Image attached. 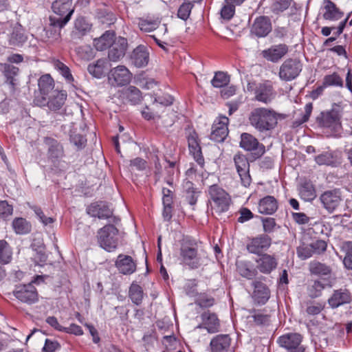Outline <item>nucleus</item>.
<instances>
[{"instance_id":"obj_1","label":"nucleus","mask_w":352,"mask_h":352,"mask_svg":"<svg viewBox=\"0 0 352 352\" xmlns=\"http://www.w3.org/2000/svg\"><path fill=\"white\" fill-rule=\"evenodd\" d=\"M51 8L59 17L50 16V24L46 29V35L52 41H56L60 38L61 28L70 20L74 12L72 0H54Z\"/></svg>"},{"instance_id":"obj_2","label":"nucleus","mask_w":352,"mask_h":352,"mask_svg":"<svg viewBox=\"0 0 352 352\" xmlns=\"http://www.w3.org/2000/svg\"><path fill=\"white\" fill-rule=\"evenodd\" d=\"M280 118L282 116L272 109L257 107L250 113L248 120L252 126L263 133L274 129Z\"/></svg>"},{"instance_id":"obj_3","label":"nucleus","mask_w":352,"mask_h":352,"mask_svg":"<svg viewBox=\"0 0 352 352\" xmlns=\"http://www.w3.org/2000/svg\"><path fill=\"white\" fill-rule=\"evenodd\" d=\"M181 263L190 269H197L201 265V256L199 254L198 243L194 239L184 238L179 249Z\"/></svg>"},{"instance_id":"obj_4","label":"nucleus","mask_w":352,"mask_h":352,"mask_svg":"<svg viewBox=\"0 0 352 352\" xmlns=\"http://www.w3.org/2000/svg\"><path fill=\"white\" fill-rule=\"evenodd\" d=\"M210 200L212 201V210L220 214L227 212L232 204L230 195L217 184H213L208 188Z\"/></svg>"},{"instance_id":"obj_5","label":"nucleus","mask_w":352,"mask_h":352,"mask_svg":"<svg viewBox=\"0 0 352 352\" xmlns=\"http://www.w3.org/2000/svg\"><path fill=\"white\" fill-rule=\"evenodd\" d=\"M247 90L253 92L254 100L267 104L275 98L276 93L272 84L269 80L263 82H248Z\"/></svg>"},{"instance_id":"obj_6","label":"nucleus","mask_w":352,"mask_h":352,"mask_svg":"<svg viewBox=\"0 0 352 352\" xmlns=\"http://www.w3.org/2000/svg\"><path fill=\"white\" fill-rule=\"evenodd\" d=\"M118 229L112 224H107L99 229L97 241L102 248L107 252L115 251L118 245Z\"/></svg>"},{"instance_id":"obj_7","label":"nucleus","mask_w":352,"mask_h":352,"mask_svg":"<svg viewBox=\"0 0 352 352\" xmlns=\"http://www.w3.org/2000/svg\"><path fill=\"white\" fill-rule=\"evenodd\" d=\"M239 146L246 151L251 152L250 155L251 162L259 159L265 153V146L249 133L241 134Z\"/></svg>"},{"instance_id":"obj_8","label":"nucleus","mask_w":352,"mask_h":352,"mask_svg":"<svg viewBox=\"0 0 352 352\" xmlns=\"http://www.w3.org/2000/svg\"><path fill=\"white\" fill-rule=\"evenodd\" d=\"M67 97L65 91L55 90L47 97L37 96L34 99V103L40 107L47 106L52 111L59 112L64 107Z\"/></svg>"},{"instance_id":"obj_9","label":"nucleus","mask_w":352,"mask_h":352,"mask_svg":"<svg viewBox=\"0 0 352 352\" xmlns=\"http://www.w3.org/2000/svg\"><path fill=\"white\" fill-rule=\"evenodd\" d=\"M302 70V63L297 58L286 59L280 66L278 76L283 81L296 79Z\"/></svg>"},{"instance_id":"obj_10","label":"nucleus","mask_w":352,"mask_h":352,"mask_svg":"<svg viewBox=\"0 0 352 352\" xmlns=\"http://www.w3.org/2000/svg\"><path fill=\"white\" fill-rule=\"evenodd\" d=\"M236 171L240 177L241 184L245 187H249L252 183V177L250 175V158L241 152L236 153L233 157Z\"/></svg>"},{"instance_id":"obj_11","label":"nucleus","mask_w":352,"mask_h":352,"mask_svg":"<svg viewBox=\"0 0 352 352\" xmlns=\"http://www.w3.org/2000/svg\"><path fill=\"white\" fill-rule=\"evenodd\" d=\"M13 294L19 301L28 305L38 301V293L32 283L16 286Z\"/></svg>"},{"instance_id":"obj_12","label":"nucleus","mask_w":352,"mask_h":352,"mask_svg":"<svg viewBox=\"0 0 352 352\" xmlns=\"http://www.w3.org/2000/svg\"><path fill=\"white\" fill-rule=\"evenodd\" d=\"M302 336L300 333H291L278 338V343L287 352H305V347L302 344Z\"/></svg>"},{"instance_id":"obj_13","label":"nucleus","mask_w":352,"mask_h":352,"mask_svg":"<svg viewBox=\"0 0 352 352\" xmlns=\"http://www.w3.org/2000/svg\"><path fill=\"white\" fill-rule=\"evenodd\" d=\"M131 78L132 74L124 65L111 69L108 74V81L114 87L124 86L131 82Z\"/></svg>"},{"instance_id":"obj_14","label":"nucleus","mask_w":352,"mask_h":352,"mask_svg":"<svg viewBox=\"0 0 352 352\" xmlns=\"http://www.w3.org/2000/svg\"><path fill=\"white\" fill-rule=\"evenodd\" d=\"M272 238L265 234H261L249 239L246 248L247 250L254 254L261 255L267 251L272 245Z\"/></svg>"},{"instance_id":"obj_15","label":"nucleus","mask_w":352,"mask_h":352,"mask_svg":"<svg viewBox=\"0 0 352 352\" xmlns=\"http://www.w3.org/2000/svg\"><path fill=\"white\" fill-rule=\"evenodd\" d=\"M87 212L89 215L98 219H107L112 218L113 223H117L118 219L113 217V211L109 208L108 204L102 201H98L91 204L87 208Z\"/></svg>"},{"instance_id":"obj_16","label":"nucleus","mask_w":352,"mask_h":352,"mask_svg":"<svg viewBox=\"0 0 352 352\" xmlns=\"http://www.w3.org/2000/svg\"><path fill=\"white\" fill-rule=\"evenodd\" d=\"M228 123L229 119L226 116H220L212 126L210 140L217 142H223L229 133Z\"/></svg>"},{"instance_id":"obj_17","label":"nucleus","mask_w":352,"mask_h":352,"mask_svg":"<svg viewBox=\"0 0 352 352\" xmlns=\"http://www.w3.org/2000/svg\"><path fill=\"white\" fill-rule=\"evenodd\" d=\"M320 200L323 207L329 212H333L339 206L342 201L341 192L336 188L326 190L320 196Z\"/></svg>"},{"instance_id":"obj_18","label":"nucleus","mask_w":352,"mask_h":352,"mask_svg":"<svg viewBox=\"0 0 352 352\" xmlns=\"http://www.w3.org/2000/svg\"><path fill=\"white\" fill-rule=\"evenodd\" d=\"M352 302V294L346 288H340L333 291L327 300V303L331 309L350 304Z\"/></svg>"},{"instance_id":"obj_19","label":"nucleus","mask_w":352,"mask_h":352,"mask_svg":"<svg viewBox=\"0 0 352 352\" xmlns=\"http://www.w3.org/2000/svg\"><path fill=\"white\" fill-rule=\"evenodd\" d=\"M272 25L270 17L259 16L256 17L250 28V33L258 38L267 36L272 31Z\"/></svg>"},{"instance_id":"obj_20","label":"nucleus","mask_w":352,"mask_h":352,"mask_svg":"<svg viewBox=\"0 0 352 352\" xmlns=\"http://www.w3.org/2000/svg\"><path fill=\"white\" fill-rule=\"evenodd\" d=\"M309 271L311 275L320 277L324 281L330 282L333 276V268L331 265L318 261H312L309 264Z\"/></svg>"},{"instance_id":"obj_21","label":"nucleus","mask_w":352,"mask_h":352,"mask_svg":"<svg viewBox=\"0 0 352 352\" xmlns=\"http://www.w3.org/2000/svg\"><path fill=\"white\" fill-rule=\"evenodd\" d=\"M289 52V47L285 43L274 45L262 51V56L268 61L277 63Z\"/></svg>"},{"instance_id":"obj_22","label":"nucleus","mask_w":352,"mask_h":352,"mask_svg":"<svg viewBox=\"0 0 352 352\" xmlns=\"http://www.w3.org/2000/svg\"><path fill=\"white\" fill-rule=\"evenodd\" d=\"M115 266L120 273L129 275L136 270V263L131 256L120 254L115 262Z\"/></svg>"},{"instance_id":"obj_23","label":"nucleus","mask_w":352,"mask_h":352,"mask_svg":"<svg viewBox=\"0 0 352 352\" xmlns=\"http://www.w3.org/2000/svg\"><path fill=\"white\" fill-rule=\"evenodd\" d=\"M254 291L252 295L256 304L264 305L270 298V290L268 287L262 282L254 281L252 283Z\"/></svg>"},{"instance_id":"obj_24","label":"nucleus","mask_w":352,"mask_h":352,"mask_svg":"<svg viewBox=\"0 0 352 352\" xmlns=\"http://www.w3.org/2000/svg\"><path fill=\"white\" fill-rule=\"evenodd\" d=\"M127 40L123 37H119L111 45L109 51L108 57L111 61L116 62L124 57L127 50Z\"/></svg>"},{"instance_id":"obj_25","label":"nucleus","mask_w":352,"mask_h":352,"mask_svg":"<svg viewBox=\"0 0 352 352\" xmlns=\"http://www.w3.org/2000/svg\"><path fill=\"white\" fill-rule=\"evenodd\" d=\"M256 260L257 268L263 274H270L275 270L278 265V261L274 255L263 254Z\"/></svg>"},{"instance_id":"obj_26","label":"nucleus","mask_w":352,"mask_h":352,"mask_svg":"<svg viewBox=\"0 0 352 352\" xmlns=\"http://www.w3.org/2000/svg\"><path fill=\"white\" fill-rule=\"evenodd\" d=\"M230 344L231 338L229 335H217L210 341V352H228L230 349Z\"/></svg>"},{"instance_id":"obj_27","label":"nucleus","mask_w":352,"mask_h":352,"mask_svg":"<svg viewBox=\"0 0 352 352\" xmlns=\"http://www.w3.org/2000/svg\"><path fill=\"white\" fill-rule=\"evenodd\" d=\"M323 10L322 16L325 20L338 21L344 16V12L331 0L323 1Z\"/></svg>"},{"instance_id":"obj_28","label":"nucleus","mask_w":352,"mask_h":352,"mask_svg":"<svg viewBox=\"0 0 352 352\" xmlns=\"http://www.w3.org/2000/svg\"><path fill=\"white\" fill-rule=\"evenodd\" d=\"M318 165L337 166L341 163L340 156L334 151H326L315 157Z\"/></svg>"},{"instance_id":"obj_29","label":"nucleus","mask_w":352,"mask_h":352,"mask_svg":"<svg viewBox=\"0 0 352 352\" xmlns=\"http://www.w3.org/2000/svg\"><path fill=\"white\" fill-rule=\"evenodd\" d=\"M131 59L133 64H134L137 67L146 66L149 60V55L146 47L144 45L138 46L133 51Z\"/></svg>"},{"instance_id":"obj_30","label":"nucleus","mask_w":352,"mask_h":352,"mask_svg":"<svg viewBox=\"0 0 352 352\" xmlns=\"http://www.w3.org/2000/svg\"><path fill=\"white\" fill-rule=\"evenodd\" d=\"M203 325L210 333H214L219 330L220 323L217 315L209 311L204 312L201 316Z\"/></svg>"},{"instance_id":"obj_31","label":"nucleus","mask_w":352,"mask_h":352,"mask_svg":"<svg viewBox=\"0 0 352 352\" xmlns=\"http://www.w3.org/2000/svg\"><path fill=\"white\" fill-rule=\"evenodd\" d=\"M45 142L48 146L47 153L52 160L62 159L65 156V151L63 145L56 140L47 138Z\"/></svg>"},{"instance_id":"obj_32","label":"nucleus","mask_w":352,"mask_h":352,"mask_svg":"<svg viewBox=\"0 0 352 352\" xmlns=\"http://www.w3.org/2000/svg\"><path fill=\"white\" fill-rule=\"evenodd\" d=\"M278 209L277 200L273 196L267 195L260 199L258 206V212L264 214H272Z\"/></svg>"},{"instance_id":"obj_33","label":"nucleus","mask_w":352,"mask_h":352,"mask_svg":"<svg viewBox=\"0 0 352 352\" xmlns=\"http://www.w3.org/2000/svg\"><path fill=\"white\" fill-rule=\"evenodd\" d=\"M115 34L113 31H106L100 37L94 40L97 50L103 51L110 47L115 42Z\"/></svg>"},{"instance_id":"obj_34","label":"nucleus","mask_w":352,"mask_h":352,"mask_svg":"<svg viewBox=\"0 0 352 352\" xmlns=\"http://www.w3.org/2000/svg\"><path fill=\"white\" fill-rule=\"evenodd\" d=\"M249 318H252L254 323L257 326H267L270 323L271 315L265 309H252L249 311Z\"/></svg>"},{"instance_id":"obj_35","label":"nucleus","mask_w":352,"mask_h":352,"mask_svg":"<svg viewBox=\"0 0 352 352\" xmlns=\"http://www.w3.org/2000/svg\"><path fill=\"white\" fill-rule=\"evenodd\" d=\"M28 40L25 30L21 25L15 26L9 38V44L14 47H21Z\"/></svg>"},{"instance_id":"obj_36","label":"nucleus","mask_w":352,"mask_h":352,"mask_svg":"<svg viewBox=\"0 0 352 352\" xmlns=\"http://www.w3.org/2000/svg\"><path fill=\"white\" fill-rule=\"evenodd\" d=\"M38 85L41 96L47 97L56 90L54 89V81L50 74H45L40 77Z\"/></svg>"},{"instance_id":"obj_37","label":"nucleus","mask_w":352,"mask_h":352,"mask_svg":"<svg viewBox=\"0 0 352 352\" xmlns=\"http://www.w3.org/2000/svg\"><path fill=\"white\" fill-rule=\"evenodd\" d=\"M122 98L131 104H137L142 100L141 91L134 86H129L122 91Z\"/></svg>"},{"instance_id":"obj_38","label":"nucleus","mask_w":352,"mask_h":352,"mask_svg":"<svg viewBox=\"0 0 352 352\" xmlns=\"http://www.w3.org/2000/svg\"><path fill=\"white\" fill-rule=\"evenodd\" d=\"M12 227L16 234L23 235L30 233L32 230V225L25 218L16 217L12 222Z\"/></svg>"},{"instance_id":"obj_39","label":"nucleus","mask_w":352,"mask_h":352,"mask_svg":"<svg viewBox=\"0 0 352 352\" xmlns=\"http://www.w3.org/2000/svg\"><path fill=\"white\" fill-rule=\"evenodd\" d=\"M323 280H315L312 284L307 287V293L310 298H316L322 295V291L327 285L331 286V284H327Z\"/></svg>"},{"instance_id":"obj_40","label":"nucleus","mask_w":352,"mask_h":352,"mask_svg":"<svg viewBox=\"0 0 352 352\" xmlns=\"http://www.w3.org/2000/svg\"><path fill=\"white\" fill-rule=\"evenodd\" d=\"M318 123L323 127H331L339 121L338 113L334 111L322 113L318 118Z\"/></svg>"},{"instance_id":"obj_41","label":"nucleus","mask_w":352,"mask_h":352,"mask_svg":"<svg viewBox=\"0 0 352 352\" xmlns=\"http://www.w3.org/2000/svg\"><path fill=\"white\" fill-rule=\"evenodd\" d=\"M129 296L134 304L140 305L144 296L142 287L135 283H133L129 287Z\"/></svg>"},{"instance_id":"obj_42","label":"nucleus","mask_w":352,"mask_h":352,"mask_svg":"<svg viewBox=\"0 0 352 352\" xmlns=\"http://www.w3.org/2000/svg\"><path fill=\"white\" fill-rule=\"evenodd\" d=\"M12 251L6 240H0V263L8 264L12 260Z\"/></svg>"},{"instance_id":"obj_43","label":"nucleus","mask_w":352,"mask_h":352,"mask_svg":"<svg viewBox=\"0 0 352 352\" xmlns=\"http://www.w3.org/2000/svg\"><path fill=\"white\" fill-rule=\"evenodd\" d=\"M54 68L61 74L66 81L69 83H73L74 81V77L71 73L70 69L59 60H54L53 61Z\"/></svg>"},{"instance_id":"obj_44","label":"nucleus","mask_w":352,"mask_h":352,"mask_svg":"<svg viewBox=\"0 0 352 352\" xmlns=\"http://www.w3.org/2000/svg\"><path fill=\"white\" fill-rule=\"evenodd\" d=\"M299 191L300 197L305 201H312L316 197L315 188L310 182L302 184Z\"/></svg>"},{"instance_id":"obj_45","label":"nucleus","mask_w":352,"mask_h":352,"mask_svg":"<svg viewBox=\"0 0 352 352\" xmlns=\"http://www.w3.org/2000/svg\"><path fill=\"white\" fill-rule=\"evenodd\" d=\"M160 21L158 19H139L138 26L141 30L144 32H151L159 27Z\"/></svg>"},{"instance_id":"obj_46","label":"nucleus","mask_w":352,"mask_h":352,"mask_svg":"<svg viewBox=\"0 0 352 352\" xmlns=\"http://www.w3.org/2000/svg\"><path fill=\"white\" fill-rule=\"evenodd\" d=\"M230 76L226 73L217 72H215L211 83L214 87L221 88L226 86L230 82Z\"/></svg>"},{"instance_id":"obj_47","label":"nucleus","mask_w":352,"mask_h":352,"mask_svg":"<svg viewBox=\"0 0 352 352\" xmlns=\"http://www.w3.org/2000/svg\"><path fill=\"white\" fill-rule=\"evenodd\" d=\"M106 61L103 59L98 60L96 63L89 64L87 70L94 76L100 78L104 73Z\"/></svg>"},{"instance_id":"obj_48","label":"nucleus","mask_w":352,"mask_h":352,"mask_svg":"<svg viewBox=\"0 0 352 352\" xmlns=\"http://www.w3.org/2000/svg\"><path fill=\"white\" fill-rule=\"evenodd\" d=\"M325 304L319 301H309L306 304L305 311L309 316H316L320 314L324 309Z\"/></svg>"},{"instance_id":"obj_49","label":"nucleus","mask_w":352,"mask_h":352,"mask_svg":"<svg viewBox=\"0 0 352 352\" xmlns=\"http://www.w3.org/2000/svg\"><path fill=\"white\" fill-rule=\"evenodd\" d=\"M292 2L293 0H274L270 6L271 11L278 14L288 9Z\"/></svg>"},{"instance_id":"obj_50","label":"nucleus","mask_w":352,"mask_h":352,"mask_svg":"<svg viewBox=\"0 0 352 352\" xmlns=\"http://www.w3.org/2000/svg\"><path fill=\"white\" fill-rule=\"evenodd\" d=\"M19 69L17 67L12 65L5 64L3 67V74L6 77V82L9 83L12 87H14V77L17 75Z\"/></svg>"},{"instance_id":"obj_51","label":"nucleus","mask_w":352,"mask_h":352,"mask_svg":"<svg viewBox=\"0 0 352 352\" xmlns=\"http://www.w3.org/2000/svg\"><path fill=\"white\" fill-rule=\"evenodd\" d=\"M342 250L345 252L343 259L344 265L348 270H352V241L344 242Z\"/></svg>"},{"instance_id":"obj_52","label":"nucleus","mask_w":352,"mask_h":352,"mask_svg":"<svg viewBox=\"0 0 352 352\" xmlns=\"http://www.w3.org/2000/svg\"><path fill=\"white\" fill-rule=\"evenodd\" d=\"M261 221L262 222L264 234H265L274 232L275 230L280 228L275 219L272 217H261Z\"/></svg>"},{"instance_id":"obj_53","label":"nucleus","mask_w":352,"mask_h":352,"mask_svg":"<svg viewBox=\"0 0 352 352\" xmlns=\"http://www.w3.org/2000/svg\"><path fill=\"white\" fill-rule=\"evenodd\" d=\"M322 83L325 87L330 86L342 87L343 80L338 74L333 73L332 74L325 76Z\"/></svg>"},{"instance_id":"obj_54","label":"nucleus","mask_w":352,"mask_h":352,"mask_svg":"<svg viewBox=\"0 0 352 352\" xmlns=\"http://www.w3.org/2000/svg\"><path fill=\"white\" fill-rule=\"evenodd\" d=\"M312 248H313L311 247V243H302L296 249V253L298 256L302 260H305L310 258L311 256H312L313 254H314Z\"/></svg>"},{"instance_id":"obj_55","label":"nucleus","mask_w":352,"mask_h":352,"mask_svg":"<svg viewBox=\"0 0 352 352\" xmlns=\"http://www.w3.org/2000/svg\"><path fill=\"white\" fill-rule=\"evenodd\" d=\"M193 4L190 2H184L179 8L177 16L182 20H187L190 14Z\"/></svg>"},{"instance_id":"obj_56","label":"nucleus","mask_w":352,"mask_h":352,"mask_svg":"<svg viewBox=\"0 0 352 352\" xmlns=\"http://www.w3.org/2000/svg\"><path fill=\"white\" fill-rule=\"evenodd\" d=\"M187 140L190 153L201 149L198 140V135L195 131L190 132L187 137Z\"/></svg>"},{"instance_id":"obj_57","label":"nucleus","mask_w":352,"mask_h":352,"mask_svg":"<svg viewBox=\"0 0 352 352\" xmlns=\"http://www.w3.org/2000/svg\"><path fill=\"white\" fill-rule=\"evenodd\" d=\"M238 272L243 277L248 279H252L256 275V271L249 268L245 263H241L237 266Z\"/></svg>"},{"instance_id":"obj_58","label":"nucleus","mask_w":352,"mask_h":352,"mask_svg":"<svg viewBox=\"0 0 352 352\" xmlns=\"http://www.w3.org/2000/svg\"><path fill=\"white\" fill-rule=\"evenodd\" d=\"M74 28L81 35H84L90 30L91 25L86 21L85 18L78 17L75 21Z\"/></svg>"},{"instance_id":"obj_59","label":"nucleus","mask_w":352,"mask_h":352,"mask_svg":"<svg viewBox=\"0 0 352 352\" xmlns=\"http://www.w3.org/2000/svg\"><path fill=\"white\" fill-rule=\"evenodd\" d=\"M70 142L74 144L78 149H82L86 145L87 139L82 135L72 131L70 134Z\"/></svg>"},{"instance_id":"obj_60","label":"nucleus","mask_w":352,"mask_h":352,"mask_svg":"<svg viewBox=\"0 0 352 352\" xmlns=\"http://www.w3.org/2000/svg\"><path fill=\"white\" fill-rule=\"evenodd\" d=\"M235 13V8L233 6L230 5L224 2V5L222 7L220 14L221 18L225 20H230Z\"/></svg>"},{"instance_id":"obj_61","label":"nucleus","mask_w":352,"mask_h":352,"mask_svg":"<svg viewBox=\"0 0 352 352\" xmlns=\"http://www.w3.org/2000/svg\"><path fill=\"white\" fill-rule=\"evenodd\" d=\"M13 212V207L7 201H0V217L6 219Z\"/></svg>"},{"instance_id":"obj_62","label":"nucleus","mask_w":352,"mask_h":352,"mask_svg":"<svg viewBox=\"0 0 352 352\" xmlns=\"http://www.w3.org/2000/svg\"><path fill=\"white\" fill-rule=\"evenodd\" d=\"M196 304L201 307H210L214 304V299L212 297L202 295L197 300Z\"/></svg>"},{"instance_id":"obj_63","label":"nucleus","mask_w":352,"mask_h":352,"mask_svg":"<svg viewBox=\"0 0 352 352\" xmlns=\"http://www.w3.org/2000/svg\"><path fill=\"white\" fill-rule=\"evenodd\" d=\"M33 209H34V211L35 214H36V216L39 218L40 221L45 226H47V225H49V224H51V223H54V219L52 217H47L44 214V213H43V210H41V208L34 206L33 208Z\"/></svg>"},{"instance_id":"obj_64","label":"nucleus","mask_w":352,"mask_h":352,"mask_svg":"<svg viewBox=\"0 0 352 352\" xmlns=\"http://www.w3.org/2000/svg\"><path fill=\"white\" fill-rule=\"evenodd\" d=\"M311 245L313 248L314 253L317 254L323 253L326 251L327 247V243L322 240H317L311 243Z\"/></svg>"}]
</instances>
